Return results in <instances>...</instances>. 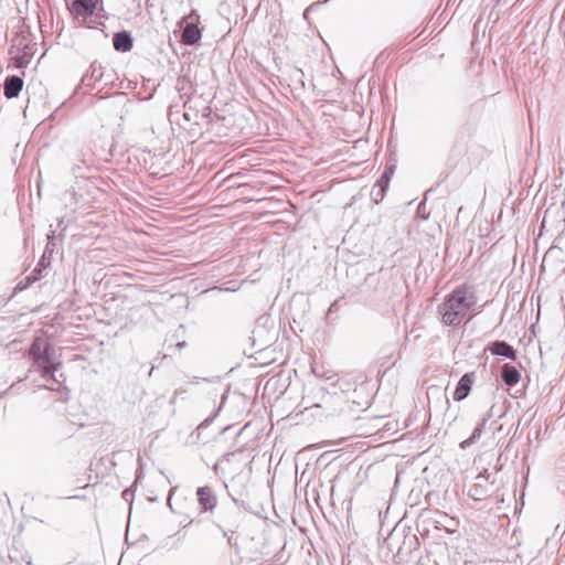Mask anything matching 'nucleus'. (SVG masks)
<instances>
[{
  "mask_svg": "<svg viewBox=\"0 0 565 565\" xmlns=\"http://www.w3.org/2000/svg\"><path fill=\"white\" fill-rule=\"evenodd\" d=\"M38 279H39V277L38 276H33V275L25 277V282L24 281H20L15 286V291H22V290L26 289L32 282H34Z\"/></svg>",
  "mask_w": 565,
  "mask_h": 565,
  "instance_id": "obj_19",
  "label": "nucleus"
},
{
  "mask_svg": "<svg viewBox=\"0 0 565 565\" xmlns=\"http://www.w3.org/2000/svg\"><path fill=\"white\" fill-rule=\"evenodd\" d=\"M184 347H185V341H182V342L177 343V348H178V349H182V348H184Z\"/></svg>",
  "mask_w": 565,
  "mask_h": 565,
  "instance_id": "obj_27",
  "label": "nucleus"
},
{
  "mask_svg": "<svg viewBox=\"0 0 565 565\" xmlns=\"http://www.w3.org/2000/svg\"><path fill=\"white\" fill-rule=\"evenodd\" d=\"M387 189L386 188H383V186H376V184H374L372 191H371V196H372V200L375 202V203H379L381 202L384 196H385V193H386Z\"/></svg>",
  "mask_w": 565,
  "mask_h": 565,
  "instance_id": "obj_18",
  "label": "nucleus"
},
{
  "mask_svg": "<svg viewBox=\"0 0 565 565\" xmlns=\"http://www.w3.org/2000/svg\"><path fill=\"white\" fill-rule=\"evenodd\" d=\"M394 170L393 167H386L384 172L382 173L381 178L376 181V186H383L388 189L390 180L393 174Z\"/></svg>",
  "mask_w": 565,
  "mask_h": 565,
  "instance_id": "obj_17",
  "label": "nucleus"
},
{
  "mask_svg": "<svg viewBox=\"0 0 565 565\" xmlns=\"http://www.w3.org/2000/svg\"><path fill=\"white\" fill-rule=\"evenodd\" d=\"M488 350L493 355L503 356L513 361L516 360L515 349L505 341H494L488 347Z\"/></svg>",
  "mask_w": 565,
  "mask_h": 565,
  "instance_id": "obj_9",
  "label": "nucleus"
},
{
  "mask_svg": "<svg viewBox=\"0 0 565 565\" xmlns=\"http://www.w3.org/2000/svg\"><path fill=\"white\" fill-rule=\"evenodd\" d=\"M298 81L301 84V86L305 87V82L301 78H299Z\"/></svg>",
  "mask_w": 565,
  "mask_h": 565,
  "instance_id": "obj_31",
  "label": "nucleus"
},
{
  "mask_svg": "<svg viewBox=\"0 0 565 565\" xmlns=\"http://www.w3.org/2000/svg\"><path fill=\"white\" fill-rule=\"evenodd\" d=\"M54 359L55 349L50 342H46L41 356L38 362H33L31 370L40 372L44 379H53L54 372L58 366V363H55Z\"/></svg>",
  "mask_w": 565,
  "mask_h": 565,
  "instance_id": "obj_4",
  "label": "nucleus"
},
{
  "mask_svg": "<svg viewBox=\"0 0 565 565\" xmlns=\"http://www.w3.org/2000/svg\"><path fill=\"white\" fill-rule=\"evenodd\" d=\"M475 379H476L475 372L465 373L460 377V380L457 383L456 390L454 392V399L456 402L463 401L465 398L468 397V395L470 394L472 384L475 382Z\"/></svg>",
  "mask_w": 565,
  "mask_h": 565,
  "instance_id": "obj_6",
  "label": "nucleus"
},
{
  "mask_svg": "<svg viewBox=\"0 0 565 565\" xmlns=\"http://www.w3.org/2000/svg\"><path fill=\"white\" fill-rule=\"evenodd\" d=\"M47 341L43 340L42 338L40 337H36L31 345H30V349H29V355L31 358H33V362H38L39 358L41 356L42 354V350L44 348V345L46 344Z\"/></svg>",
  "mask_w": 565,
  "mask_h": 565,
  "instance_id": "obj_15",
  "label": "nucleus"
},
{
  "mask_svg": "<svg viewBox=\"0 0 565 565\" xmlns=\"http://www.w3.org/2000/svg\"><path fill=\"white\" fill-rule=\"evenodd\" d=\"M220 408H221V407H218V408L213 413V415H212V416H210V417L205 418V419H204V420L199 425L198 429H202V428H204V427H207V426L213 422V419L217 416V414H218V412H220Z\"/></svg>",
  "mask_w": 565,
  "mask_h": 565,
  "instance_id": "obj_21",
  "label": "nucleus"
},
{
  "mask_svg": "<svg viewBox=\"0 0 565 565\" xmlns=\"http://www.w3.org/2000/svg\"><path fill=\"white\" fill-rule=\"evenodd\" d=\"M492 408H493V407H491V408L489 409V412H488L487 416H486V417H483V418H482V420H481V423H480V424H478V426L476 427V428H480L482 433H483V430H484V427H486V425H487V422H488V420H489V418L492 416V413H491V412H492Z\"/></svg>",
  "mask_w": 565,
  "mask_h": 565,
  "instance_id": "obj_22",
  "label": "nucleus"
},
{
  "mask_svg": "<svg viewBox=\"0 0 565 565\" xmlns=\"http://www.w3.org/2000/svg\"><path fill=\"white\" fill-rule=\"evenodd\" d=\"M196 499L203 512H212L217 504V497L209 486L198 488Z\"/></svg>",
  "mask_w": 565,
  "mask_h": 565,
  "instance_id": "obj_5",
  "label": "nucleus"
},
{
  "mask_svg": "<svg viewBox=\"0 0 565 565\" xmlns=\"http://www.w3.org/2000/svg\"><path fill=\"white\" fill-rule=\"evenodd\" d=\"M483 433L481 431L480 428H475L471 436L465 440H462L460 443V448L461 449H467L468 447H470L472 444H475L476 441H478L481 437Z\"/></svg>",
  "mask_w": 565,
  "mask_h": 565,
  "instance_id": "obj_16",
  "label": "nucleus"
},
{
  "mask_svg": "<svg viewBox=\"0 0 565 565\" xmlns=\"http://www.w3.org/2000/svg\"><path fill=\"white\" fill-rule=\"evenodd\" d=\"M227 543H228V545H234V544H236V543L234 542V540H233V536H232V535L228 537Z\"/></svg>",
  "mask_w": 565,
  "mask_h": 565,
  "instance_id": "obj_28",
  "label": "nucleus"
},
{
  "mask_svg": "<svg viewBox=\"0 0 565 565\" xmlns=\"http://www.w3.org/2000/svg\"><path fill=\"white\" fill-rule=\"evenodd\" d=\"M99 0H74L71 10L82 17L92 15Z\"/></svg>",
  "mask_w": 565,
  "mask_h": 565,
  "instance_id": "obj_11",
  "label": "nucleus"
},
{
  "mask_svg": "<svg viewBox=\"0 0 565 565\" xmlns=\"http://www.w3.org/2000/svg\"><path fill=\"white\" fill-rule=\"evenodd\" d=\"M222 524L217 523V527L222 531L223 536L228 540V537L236 531L238 527L237 513H227L221 518Z\"/></svg>",
  "mask_w": 565,
  "mask_h": 565,
  "instance_id": "obj_12",
  "label": "nucleus"
},
{
  "mask_svg": "<svg viewBox=\"0 0 565 565\" xmlns=\"http://www.w3.org/2000/svg\"><path fill=\"white\" fill-rule=\"evenodd\" d=\"M39 265H45L44 257L40 260Z\"/></svg>",
  "mask_w": 565,
  "mask_h": 565,
  "instance_id": "obj_30",
  "label": "nucleus"
},
{
  "mask_svg": "<svg viewBox=\"0 0 565 565\" xmlns=\"http://www.w3.org/2000/svg\"><path fill=\"white\" fill-rule=\"evenodd\" d=\"M494 481V475L483 469V471L476 476L475 481L469 487L468 495L475 501L486 499L490 494Z\"/></svg>",
  "mask_w": 565,
  "mask_h": 565,
  "instance_id": "obj_3",
  "label": "nucleus"
},
{
  "mask_svg": "<svg viewBox=\"0 0 565 565\" xmlns=\"http://www.w3.org/2000/svg\"><path fill=\"white\" fill-rule=\"evenodd\" d=\"M206 381H207V379H205V377L194 376L188 383L192 384V385H196V384H200L201 382H206Z\"/></svg>",
  "mask_w": 565,
  "mask_h": 565,
  "instance_id": "obj_25",
  "label": "nucleus"
},
{
  "mask_svg": "<svg viewBox=\"0 0 565 565\" xmlns=\"http://www.w3.org/2000/svg\"><path fill=\"white\" fill-rule=\"evenodd\" d=\"M122 498L126 500V501H129L130 498H132L134 495V492L130 490V489H126L122 491Z\"/></svg>",
  "mask_w": 565,
  "mask_h": 565,
  "instance_id": "obj_26",
  "label": "nucleus"
},
{
  "mask_svg": "<svg viewBox=\"0 0 565 565\" xmlns=\"http://www.w3.org/2000/svg\"><path fill=\"white\" fill-rule=\"evenodd\" d=\"M501 379L505 385L514 386L519 383L521 379V373L515 366L505 363L501 367Z\"/></svg>",
  "mask_w": 565,
  "mask_h": 565,
  "instance_id": "obj_14",
  "label": "nucleus"
},
{
  "mask_svg": "<svg viewBox=\"0 0 565 565\" xmlns=\"http://www.w3.org/2000/svg\"><path fill=\"white\" fill-rule=\"evenodd\" d=\"M184 394H186V390H184V388H177V390L174 391V394H173V397H172L171 402H172V403H174V401H175L179 396L184 395Z\"/></svg>",
  "mask_w": 565,
  "mask_h": 565,
  "instance_id": "obj_24",
  "label": "nucleus"
},
{
  "mask_svg": "<svg viewBox=\"0 0 565 565\" xmlns=\"http://www.w3.org/2000/svg\"><path fill=\"white\" fill-rule=\"evenodd\" d=\"M23 87V79L17 75L8 76L3 83V94L8 99L15 98Z\"/></svg>",
  "mask_w": 565,
  "mask_h": 565,
  "instance_id": "obj_10",
  "label": "nucleus"
},
{
  "mask_svg": "<svg viewBox=\"0 0 565 565\" xmlns=\"http://www.w3.org/2000/svg\"><path fill=\"white\" fill-rule=\"evenodd\" d=\"M296 73L299 75H303L302 71L300 68L296 70Z\"/></svg>",
  "mask_w": 565,
  "mask_h": 565,
  "instance_id": "obj_29",
  "label": "nucleus"
},
{
  "mask_svg": "<svg viewBox=\"0 0 565 565\" xmlns=\"http://www.w3.org/2000/svg\"><path fill=\"white\" fill-rule=\"evenodd\" d=\"M55 237V231L52 230L50 231V233L47 234V245H46V249L45 252H52V248H51V245H53V239Z\"/></svg>",
  "mask_w": 565,
  "mask_h": 565,
  "instance_id": "obj_23",
  "label": "nucleus"
},
{
  "mask_svg": "<svg viewBox=\"0 0 565 565\" xmlns=\"http://www.w3.org/2000/svg\"><path fill=\"white\" fill-rule=\"evenodd\" d=\"M247 459V456L245 454V451L243 449H238L236 451H233V452H228V454H225L223 455L216 462L215 465L213 466V470L218 473H225V469L223 467V462H228V463H232V462H239V463H243L245 460Z\"/></svg>",
  "mask_w": 565,
  "mask_h": 565,
  "instance_id": "obj_8",
  "label": "nucleus"
},
{
  "mask_svg": "<svg viewBox=\"0 0 565 565\" xmlns=\"http://www.w3.org/2000/svg\"><path fill=\"white\" fill-rule=\"evenodd\" d=\"M114 49L118 52L126 53L132 47L131 34L127 31H120L114 34L113 38Z\"/></svg>",
  "mask_w": 565,
  "mask_h": 565,
  "instance_id": "obj_13",
  "label": "nucleus"
},
{
  "mask_svg": "<svg viewBox=\"0 0 565 565\" xmlns=\"http://www.w3.org/2000/svg\"><path fill=\"white\" fill-rule=\"evenodd\" d=\"M104 79V67L102 64L94 62L90 64L89 70L82 77V84L86 87L94 88L97 83Z\"/></svg>",
  "mask_w": 565,
  "mask_h": 565,
  "instance_id": "obj_7",
  "label": "nucleus"
},
{
  "mask_svg": "<svg viewBox=\"0 0 565 565\" xmlns=\"http://www.w3.org/2000/svg\"><path fill=\"white\" fill-rule=\"evenodd\" d=\"M417 215L419 217H422L423 220H427L428 218V214L426 213V201H422L419 204H418V207H417Z\"/></svg>",
  "mask_w": 565,
  "mask_h": 565,
  "instance_id": "obj_20",
  "label": "nucleus"
},
{
  "mask_svg": "<svg viewBox=\"0 0 565 565\" xmlns=\"http://www.w3.org/2000/svg\"><path fill=\"white\" fill-rule=\"evenodd\" d=\"M200 15L195 10H192L190 14L183 17L180 21V26L183 28L181 42L185 45H195L202 38V32L198 26Z\"/></svg>",
  "mask_w": 565,
  "mask_h": 565,
  "instance_id": "obj_2",
  "label": "nucleus"
},
{
  "mask_svg": "<svg viewBox=\"0 0 565 565\" xmlns=\"http://www.w3.org/2000/svg\"><path fill=\"white\" fill-rule=\"evenodd\" d=\"M477 298L469 288L458 287L438 306V313L445 326L458 327L471 318Z\"/></svg>",
  "mask_w": 565,
  "mask_h": 565,
  "instance_id": "obj_1",
  "label": "nucleus"
}]
</instances>
